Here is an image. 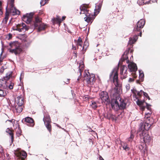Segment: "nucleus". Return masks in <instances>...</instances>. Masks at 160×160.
<instances>
[{"mask_svg": "<svg viewBox=\"0 0 160 160\" xmlns=\"http://www.w3.org/2000/svg\"><path fill=\"white\" fill-rule=\"evenodd\" d=\"M18 43L17 41L11 42L9 44L11 48L13 49H10L9 52L12 53H14L16 55L19 54L22 51V49L18 46Z\"/></svg>", "mask_w": 160, "mask_h": 160, "instance_id": "1", "label": "nucleus"}, {"mask_svg": "<svg viewBox=\"0 0 160 160\" xmlns=\"http://www.w3.org/2000/svg\"><path fill=\"white\" fill-rule=\"evenodd\" d=\"M146 120V122L140 123L139 128L137 132H142V131L147 132V131L149 130L151 126L152 123L150 122V119H149L148 117H147Z\"/></svg>", "mask_w": 160, "mask_h": 160, "instance_id": "2", "label": "nucleus"}, {"mask_svg": "<svg viewBox=\"0 0 160 160\" xmlns=\"http://www.w3.org/2000/svg\"><path fill=\"white\" fill-rule=\"evenodd\" d=\"M13 6H14V4ZM10 6L11 7L9 9V12L7 11L8 6L6 8V16L3 21V22L5 23H7L8 20L9 13L12 14L13 15H14L15 14H19L20 12L15 7H14V6H13L12 8H11V5H10Z\"/></svg>", "mask_w": 160, "mask_h": 160, "instance_id": "3", "label": "nucleus"}, {"mask_svg": "<svg viewBox=\"0 0 160 160\" xmlns=\"http://www.w3.org/2000/svg\"><path fill=\"white\" fill-rule=\"evenodd\" d=\"M12 72H8L6 74V76L2 79H0V88L4 89L7 88L6 81L12 76Z\"/></svg>", "mask_w": 160, "mask_h": 160, "instance_id": "4", "label": "nucleus"}, {"mask_svg": "<svg viewBox=\"0 0 160 160\" xmlns=\"http://www.w3.org/2000/svg\"><path fill=\"white\" fill-rule=\"evenodd\" d=\"M88 75L87 73L84 76V80L85 81L87 84L89 85L93 84L94 81L95 80V76L93 74H90L88 72Z\"/></svg>", "mask_w": 160, "mask_h": 160, "instance_id": "5", "label": "nucleus"}, {"mask_svg": "<svg viewBox=\"0 0 160 160\" xmlns=\"http://www.w3.org/2000/svg\"><path fill=\"white\" fill-rule=\"evenodd\" d=\"M80 9L81 10V12L80 13V14H85L86 16L84 18L85 21L88 23H89L90 22L92 23V19L90 15H88V11L87 10L86 8L84 7H80Z\"/></svg>", "mask_w": 160, "mask_h": 160, "instance_id": "6", "label": "nucleus"}, {"mask_svg": "<svg viewBox=\"0 0 160 160\" xmlns=\"http://www.w3.org/2000/svg\"><path fill=\"white\" fill-rule=\"evenodd\" d=\"M142 132H137V134L139 135L141 139H143V141L144 143H149L151 140V138L149 135L145 131H142Z\"/></svg>", "mask_w": 160, "mask_h": 160, "instance_id": "7", "label": "nucleus"}, {"mask_svg": "<svg viewBox=\"0 0 160 160\" xmlns=\"http://www.w3.org/2000/svg\"><path fill=\"white\" fill-rule=\"evenodd\" d=\"M43 120L46 127L50 132L51 131V126L50 124L51 121L49 116L47 114H45Z\"/></svg>", "mask_w": 160, "mask_h": 160, "instance_id": "8", "label": "nucleus"}, {"mask_svg": "<svg viewBox=\"0 0 160 160\" xmlns=\"http://www.w3.org/2000/svg\"><path fill=\"white\" fill-rule=\"evenodd\" d=\"M99 95L102 102H104L106 105L109 104L110 100L106 92H102L100 93Z\"/></svg>", "mask_w": 160, "mask_h": 160, "instance_id": "9", "label": "nucleus"}, {"mask_svg": "<svg viewBox=\"0 0 160 160\" xmlns=\"http://www.w3.org/2000/svg\"><path fill=\"white\" fill-rule=\"evenodd\" d=\"M145 24V21L144 19H141L138 22L137 26L134 27L133 30L135 31H140Z\"/></svg>", "mask_w": 160, "mask_h": 160, "instance_id": "10", "label": "nucleus"}, {"mask_svg": "<svg viewBox=\"0 0 160 160\" xmlns=\"http://www.w3.org/2000/svg\"><path fill=\"white\" fill-rule=\"evenodd\" d=\"M110 79H113L115 84L118 83V74L116 69L113 70L110 75Z\"/></svg>", "mask_w": 160, "mask_h": 160, "instance_id": "11", "label": "nucleus"}, {"mask_svg": "<svg viewBox=\"0 0 160 160\" xmlns=\"http://www.w3.org/2000/svg\"><path fill=\"white\" fill-rule=\"evenodd\" d=\"M127 68L126 66H123L121 69L120 74L122 75L121 78L125 79L127 77Z\"/></svg>", "mask_w": 160, "mask_h": 160, "instance_id": "12", "label": "nucleus"}, {"mask_svg": "<svg viewBox=\"0 0 160 160\" xmlns=\"http://www.w3.org/2000/svg\"><path fill=\"white\" fill-rule=\"evenodd\" d=\"M21 27H22V28H19L18 27V26L17 25L16 27L15 28V29H14L13 30L18 31L19 32H25L26 31L28 30V28L26 26L25 23H22V25Z\"/></svg>", "mask_w": 160, "mask_h": 160, "instance_id": "13", "label": "nucleus"}, {"mask_svg": "<svg viewBox=\"0 0 160 160\" xmlns=\"http://www.w3.org/2000/svg\"><path fill=\"white\" fill-rule=\"evenodd\" d=\"M15 155L19 159H21L22 160H24L26 157L27 153L25 152H17L14 153Z\"/></svg>", "mask_w": 160, "mask_h": 160, "instance_id": "14", "label": "nucleus"}, {"mask_svg": "<svg viewBox=\"0 0 160 160\" xmlns=\"http://www.w3.org/2000/svg\"><path fill=\"white\" fill-rule=\"evenodd\" d=\"M33 15V13L31 12L29 13H27L23 16V19H26L27 23H30L32 21V18Z\"/></svg>", "mask_w": 160, "mask_h": 160, "instance_id": "15", "label": "nucleus"}, {"mask_svg": "<svg viewBox=\"0 0 160 160\" xmlns=\"http://www.w3.org/2000/svg\"><path fill=\"white\" fill-rule=\"evenodd\" d=\"M128 67L130 72H135L137 70V67L136 64L133 62H130L128 65Z\"/></svg>", "mask_w": 160, "mask_h": 160, "instance_id": "16", "label": "nucleus"}, {"mask_svg": "<svg viewBox=\"0 0 160 160\" xmlns=\"http://www.w3.org/2000/svg\"><path fill=\"white\" fill-rule=\"evenodd\" d=\"M119 104V102L117 99H116L114 102H112L111 103V106L112 109L116 111L120 109Z\"/></svg>", "mask_w": 160, "mask_h": 160, "instance_id": "17", "label": "nucleus"}, {"mask_svg": "<svg viewBox=\"0 0 160 160\" xmlns=\"http://www.w3.org/2000/svg\"><path fill=\"white\" fill-rule=\"evenodd\" d=\"M12 107L15 109L16 112L17 113H19L22 112L24 106L23 105H14L12 106Z\"/></svg>", "mask_w": 160, "mask_h": 160, "instance_id": "18", "label": "nucleus"}, {"mask_svg": "<svg viewBox=\"0 0 160 160\" xmlns=\"http://www.w3.org/2000/svg\"><path fill=\"white\" fill-rule=\"evenodd\" d=\"M119 107H120V109H124L126 107V103L124 102L123 100H121L120 99L119 100Z\"/></svg>", "mask_w": 160, "mask_h": 160, "instance_id": "19", "label": "nucleus"}, {"mask_svg": "<svg viewBox=\"0 0 160 160\" xmlns=\"http://www.w3.org/2000/svg\"><path fill=\"white\" fill-rule=\"evenodd\" d=\"M16 102L18 105H23L24 102L23 99L20 96H18L17 98Z\"/></svg>", "mask_w": 160, "mask_h": 160, "instance_id": "20", "label": "nucleus"}, {"mask_svg": "<svg viewBox=\"0 0 160 160\" xmlns=\"http://www.w3.org/2000/svg\"><path fill=\"white\" fill-rule=\"evenodd\" d=\"M129 51L126 52H125L124 54H123L121 58V60L122 62L124 61L125 60H126L127 63H129V61L128 59V57L127 56V54L129 53Z\"/></svg>", "mask_w": 160, "mask_h": 160, "instance_id": "21", "label": "nucleus"}, {"mask_svg": "<svg viewBox=\"0 0 160 160\" xmlns=\"http://www.w3.org/2000/svg\"><path fill=\"white\" fill-rule=\"evenodd\" d=\"M104 117L108 119L114 120V119L115 116L111 112H108L106 113V115H105Z\"/></svg>", "mask_w": 160, "mask_h": 160, "instance_id": "22", "label": "nucleus"}, {"mask_svg": "<svg viewBox=\"0 0 160 160\" xmlns=\"http://www.w3.org/2000/svg\"><path fill=\"white\" fill-rule=\"evenodd\" d=\"M138 38L137 35H135L132 38H130L129 41V43L132 44L134 43L137 41Z\"/></svg>", "mask_w": 160, "mask_h": 160, "instance_id": "23", "label": "nucleus"}, {"mask_svg": "<svg viewBox=\"0 0 160 160\" xmlns=\"http://www.w3.org/2000/svg\"><path fill=\"white\" fill-rule=\"evenodd\" d=\"M6 84L7 85V88H8L10 89H12L13 88L14 84L13 82L8 80L6 81Z\"/></svg>", "mask_w": 160, "mask_h": 160, "instance_id": "24", "label": "nucleus"}, {"mask_svg": "<svg viewBox=\"0 0 160 160\" xmlns=\"http://www.w3.org/2000/svg\"><path fill=\"white\" fill-rule=\"evenodd\" d=\"M36 28H38V31L40 32L44 30L45 29V25L44 24V23H41L39 24L38 27H37Z\"/></svg>", "mask_w": 160, "mask_h": 160, "instance_id": "25", "label": "nucleus"}, {"mask_svg": "<svg viewBox=\"0 0 160 160\" xmlns=\"http://www.w3.org/2000/svg\"><path fill=\"white\" fill-rule=\"evenodd\" d=\"M25 121L28 123L33 124L34 122V120L32 118L29 117H27L24 118Z\"/></svg>", "mask_w": 160, "mask_h": 160, "instance_id": "26", "label": "nucleus"}, {"mask_svg": "<svg viewBox=\"0 0 160 160\" xmlns=\"http://www.w3.org/2000/svg\"><path fill=\"white\" fill-rule=\"evenodd\" d=\"M42 23L41 21L38 17L35 18V22L34 23V25L35 28L38 26L39 24Z\"/></svg>", "mask_w": 160, "mask_h": 160, "instance_id": "27", "label": "nucleus"}, {"mask_svg": "<svg viewBox=\"0 0 160 160\" xmlns=\"http://www.w3.org/2000/svg\"><path fill=\"white\" fill-rule=\"evenodd\" d=\"M6 132L8 133L10 136L11 137V141L12 143L13 141V135L12 132V131L10 130L9 128H8L6 129Z\"/></svg>", "mask_w": 160, "mask_h": 160, "instance_id": "28", "label": "nucleus"}, {"mask_svg": "<svg viewBox=\"0 0 160 160\" xmlns=\"http://www.w3.org/2000/svg\"><path fill=\"white\" fill-rule=\"evenodd\" d=\"M7 93L5 91L2 89H0V97L3 98L5 97Z\"/></svg>", "mask_w": 160, "mask_h": 160, "instance_id": "29", "label": "nucleus"}, {"mask_svg": "<svg viewBox=\"0 0 160 160\" xmlns=\"http://www.w3.org/2000/svg\"><path fill=\"white\" fill-rule=\"evenodd\" d=\"M84 67V65L83 64H82V65H81V64L80 65H79V70L78 72V73H80V75L79 76V77H81L82 75V69L83 70V68Z\"/></svg>", "mask_w": 160, "mask_h": 160, "instance_id": "30", "label": "nucleus"}, {"mask_svg": "<svg viewBox=\"0 0 160 160\" xmlns=\"http://www.w3.org/2000/svg\"><path fill=\"white\" fill-rule=\"evenodd\" d=\"M102 6V3H100L98 5H96L95 7V11L96 10H98V12H99L101 10Z\"/></svg>", "mask_w": 160, "mask_h": 160, "instance_id": "31", "label": "nucleus"}, {"mask_svg": "<svg viewBox=\"0 0 160 160\" xmlns=\"http://www.w3.org/2000/svg\"><path fill=\"white\" fill-rule=\"evenodd\" d=\"M122 146L123 149L126 151H128L130 149V148L128 145L126 143H124L122 145Z\"/></svg>", "mask_w": 160, "mask_h": 160, "instance_id": "32", "label": "nucleus"}, {"mask_svg": "<svg viewBox=\"0 0 160 160\" xmlns=\"http://www.w3.org/2000/svg\"><path fill=\"white\" fill-rule=\"evenodd\" d=\"M62 21L60 17L58 16H57L56 18L53 19V21H56L58 23H60Z\"/></svg>", "mask_w": 160, "mask_h": 160, "instance_id": "33", "label": "nucleus"}, {"mask_svg": "<svg viewBox=\"0 0 160 160\" xmlns=\"http://www.w3.org/2000/svg\"><path fill=\"white\" fill-rule=\"evenodd\" d=\"M82 39L80 37H79L78 38L77 41V44L78 45H79L81 47H82Z\"/></svg>", "mask_w": 160, "mask_h": 160, "instance_id": "34", "label": "nucleus"}, {"mask_svg": "<svg viewBox=\"0 0 160 160\" xmlns=\"http://www.w3.org/2000/svg\"><path fill=\"white\" fill-rule=\"evenodd\" d=\"M139 79L141 81H142L143 80V78L144 77V73L142 72L141 73L140 71H139Z\"/></svg>", "mask_w": 160, "mask_h": 160, "instance_id": "35", "label": "nucleus"}, {"mask_svg": "<svg viewBox=\"0 0 160 160\" xmlns=\"http://www.w3.org/2000/svg\"><path fill=\"white\" fill-rule=\"evenodd\" d=\"M92 108L94 109H95L97 107V105L95 102L92 101V104H90Z\"/></svg>", "mask_w": 160, "mask_h": 160, "instance_id": "36", "label": "nucleus"}, {"mask_svg": "<svg viewBox=\"0 0 160 160\" xmlns=\"http://www.w3.org/2000/svg\"><path fill=\"white\" fill-rule=\"evenodd\" d=\"M144 102V101H140L139 99H138L137 101H136L137 104L139 106L142 105Z\"/></svg>", "mask_w": 160, "mask_h": 160, "instance_id": "37", "label": "nucleus"}, {"mask_svg": "<svg viewBox=\"0 0 160 160\" xmlns=\"http://www.w3.org/2000/svg\"><path fill=\"white\" fill-rule=\"evenodd\" d=\"M146 107L147 109L149 111H150V112H151V108L150 107L151 106V105L147 103V102H146Z\"/></svg>", "mask_w": 160, "mask_h": 160, "instance_id": "38", "label": "nucleus"}, {"mask_svg": "<svg viewBox=\"0 0 160 160\" xmlns=\"http://www.w3.org/2000/svg\"><path fill=\"white\" fill-rule=\"evenodd\" d=\"M138 3L140 5H142L144 4V2L143 0H138Z\"/></svg>", "mask_w": 160, "mask_h": 160, "instance_id": "39", "label": "nucleus"}, {"mask_svg": "<svg viewBox=\"0 0 160 160\" xmlns=\"http://www.w3.org/2000/svg\"><path fill=\"white\" fill-rule=\"evenodd\" d=\"M143 145H144V144H143V145H140L139 148V149L141 150H142L143 149V152H145L146 150V149L144 148V146H143Z\"/></svg>", "mask_w": 160, "mask_h": 160, "instance_id": "40", "label": "nucleus"}, {"mask_svg": "<svg viewBox=\"0 0 160 160\" xmlns=\"http://www.w3.org/2000/svg\"><path fill=\"white\" fill-rule=\"evenodd\" d=\"M151 113V112H150V111H149V112H148L147 113H145V117L147 118V117H148V118L149 119H151L150 118L149 116H150Z\"/></svg>", "mask_w": 160, "mask_h": 160, "instance_id": "41", "label": "nucleus"}, {"mask_svg": "<svg viewBox=\"0 0 160 160\" xmlns=\"http://www.w3.org/2000/svg\"><path fill=\"white\" fill-rule=\"evenodd\" d=\"M131 91L134 94L135 96L137 97L136 93H137L138 91L136 89H131Z\"/></svg>", "mask_w": 160, "mask_h": 160, "instance_id": "42", "label": "nucleus"}, {"mask_svg": "<svg viewBox=\"0 0 160 160\" xmlns=\"http://www.w3.org/2000/svg\"><path fill=\"white\" fill-rule=\"evenodd\" d=\"M143 92H144L142 90H141L139 92L138 91L137 93V95L139 96H141L142 94L143 93Z\"/></svg>", "mask_w": 160, "mask_h": 160, "instance_id": "43", "label": "nucleus"}, {"mask_svg": "<svg viewBox=\"0 0 160 160\" xmlns=\"http://www.w3.org/2000/svg\"><path fill=\"white\" fill-rule=\"evenodd\" d=\"M125 88L127 91H128L130 88V85L129 84H127L125 86Z\"/></svg>", "mask_w": 160, "mask_h": 160, "instance_id": "44", "label": "nucleus"}, {"mask_svg": "<svg viewBox=\"0 0 160 160\" xmlns=\"http://www.w3.org/2000/svg\"><path fill=\"white\" fill-rule=\"evenodd\" d=\"M14 0H10V4L11 8H12L13 6V3H14Z\"/></svg>", "mask_w": 160, "mask_h": 160, "instance_id": "45", "label": "nucleus"}, {"mask_svg": "<svg viewBox=\"0 0 160 160\" xmlns=\"http://www.w3.org/2000/svg\"><path fill=\"white\" fill-rule=\"evenodd\" d=\"M5 68L4 66H2L1 68L0 69V72L1 73H3L4 69Z\"/></svg>", "mask_w": 160, "mask_h": 160, "instance_id": "46", "label": "nucleus"}, {"mask_svg": "<svg viewBox=\"0 0 160 160\" xmlns=\"http://www.w3.org/2000/svg\"><path fill=\"white\" fill-rule=\"evenodd\" d=\"M40 3L41 6H43L45 4V2H44V0H41Z\"/></svg>", "mask_w": 160, "mask_h": 160, "instance_id": "47", "label": "nucleus"}, {"mask_svg": "<svg viewBox=\"0 0 160 160\" xmlns=\"http://www.w3.org/2000/svg\"><path fill=\"white\" fill-rule=\"evenodd\" d=\"M2 52H1V53L0 54V64H1V62H2V60H3V58H1V57L2 56Z\"/></svg>", "mask_w": 160, "mask_h": 160, "instance_id": "48", "label": "nucleus"}, {"mask_svg": "<svg viewBox=\"0 0 160 160\" xmlns=\"http://www.w3.org/2000/svg\"><path fill=\"white\" fill-rule=\"evenodd\" d=\"M134 81V79L132 78H130L128 80L129 82H133Z\"/></svg>", "mask_w": 160, "mask_h": 160, "instance_id": "49", "label": "nucleus"}, {"mask_svg": "<svg viewBox=\"0 0 160 160\" xmlns=\"http://www.w3.org/2000/svg\"><path fill=\"white\" fill-rule=\"evenodd\" d=\"M12 35L10 33H9L8 35V39H11L12 37Z\"/></svg>", "mask_w": 160, "mask_h": 160, "instance_id": "50", "label": "nucleus"}, {"mask_svg": "<svg viewBox=\"0 0 160 160\" xmlns=\"http://www.w3.org/2000/svg\"><path fill=\"white\" fill-rule=\"evenodd\" d=\"M143 94L144 96H145L146 98L148 97V94L147 93L143 92Z\"/></svg>", "mask_w": 160, "mask_h": 160, "instance_id": "51", "label": "nucleus"}, {"mask_svg": "<svg viewBox=\"0 0 160 160\" xmlns=\"http://www.w3.org/2000/svg\"><path fill=\"white\" fill-rule=\"evenodd\" d=\"M134 137V136L131 133L129 138L133 140Z\"/></svg>", "mask_w": 160, "mask_h": 160, "instance_id": "52", "label": "nucleus"}, {"mask_svg": "<svg viewBox=\"0 0 160 160\" xmlns=\"http://www.w3.org/2000/svg\"><path fill=\"white\" fill-rule=\"evenodd\" d=\"M151 1L150 0L149 1H148V2H146L145 3L144 2V4H148L149 3H151Z\"/></svg>", "mask_w": 160, "mask_h": 160, "instance_id": "53", "label": "nucleus"}, {"mask_svg": "<svg viewBox=\"0 0 160 160\" xmlns=\"http://www.w3.org/2000/svg\"><path fill=\"white\" fill-rule=\"evenodd\" d=\"M24 75V73L23 72H22L21 74V76L20 77V80H21L22 78V76H23Z\"/></svg>", "mask_w": 160, "mask_h": 160, "instance_id": "54", "label": "nucleus"}, {"mask_svg": "<svg viewBox=\"0 0 160 160\" xmlns=\"http://www.w3.org/2000/svg\"><path fill=\"white\" fill-rule=\"evenodd\" d=\"M99 160H104L103 158L101 156H100L99 157Z\"/></svg>", "mask_w": 160, "mask_h": 160, "instance_id": "55", "label": "nucleus"}, {"mask_svg": "<svg viewBox=\"0 0 160 160\" xmlns=\"http://www.w3.org/2000/svg\"><path fill=\"white\" fill-rule=\"evenodd\" d=\"M133 140L129 137L128 138V141L129 142H132Z\"/></svg>", "mask_w": 160, "mask_h": 160, "instance_id": "56", "label": "nucleus"}, {"mask_svg": "<svg viewBox=\"0 0 160 160\" xmlns=\"http://www.w3.org/2000/svg\"><path fill=\"white\" fill-rule=\"evenodd\" d=\"M72 49H73V50H76V47L75 46H73V45H72Z\"/></svg>", "mask_w": 160, "mask_h": 160, "instance_id": "57", "label": "nucleus"}, {"mask_svg": "<svg viewBox=\"0 0 160 160\" xmlns=\"http://www.w3.org/2000/svg\"><path fill=\"white\" fill-rule=\"evenodd\" d=\"M22 23H22L21 24H19L17 25L18 26V27H19V28H22V27L21 26H22Z\"/></svg>", "mask_w": 160, "mask_h": 160, "instance_id": "58", "label": "nucleus"}, {"mask_svg": "<svg viewBox=\"0 0 160 160\" xmlns=\"http://www.w3.org/2000/svg\"><path fill=\"white\" fill-rule=\"evenodd\" d=\"M66 18V17L65 16H63L62 18V21L64 19H65V18Z\"/></svg>", "mask_w": 160, "mask_h": 160, "instance_id": "59", "label": "nucleus"}, {"mask_svg": "<svg viewBox=\"0 0 160 160\" xmlns=\"http://www.w3.org/2000/svg\"><path fill=\"white\" fill-rule=\"evenodd\" d=\"M49 0H44V2H45V4L49 1Z\"/></svg>", "mask_w": 160, "mask_h": 160, "instance_id": "60", "label": "nucleus"}, {"mask_svg": "<svg viewBox=\"0 0 160 160\" xmlns=\"http://www.w3.org/2000/svg\"><path fill=\"white\" fill-rule=\"evenodd\" d=\"M7 121H9V122H12V120H8L6 121V122H7Z\"/></svg>", "mask_w": 160, "mask_h": 160, "instance_id": "61", "label": "nucleus"}, {"mask_svg": "<svg viewBox=\"0 0 160 160\" xmlns=\"http://www.w3.org/2000/svg\"><path fill=\"white\" fill-rule=\"evenodd\" d=\"M139 34H140V35H139L140 36V37H141V35H142V32H140V33H139Z\"/></svg>", "mask_w": 160, "mask_h": 160, "instance_id": "62", "label": "nucleus"}, {"mask_svg": "<svg viewBox=\"0 0 160 160\" xmlns=\"http://www.w3.org/2000/svg\"><path fill=\"white\" fill-rule=\"evenodd\" d=\"M81 78V77H79V76L78 77V78L77 79V80L78 81L79 80V79Z\"/></svg>", "mask_w": 160, "mask_h": 160, "instance_id": "63", "label": "nucleus"}, {"mask_svg": "<svg viewBox=\"0 0 160 160\" xmlns=\"http://www.w3.org/2000/svg\"><path fill=\"white\" fill-rule=\"evenodd\" d=\"M147 98H148L149 100L150 99V98L149 96H148V97H147Z\"/></svg>", "mask_w": 160, "mask_h": 160, "instance_id": "64", "label": "nucleus"}]
</instances>
